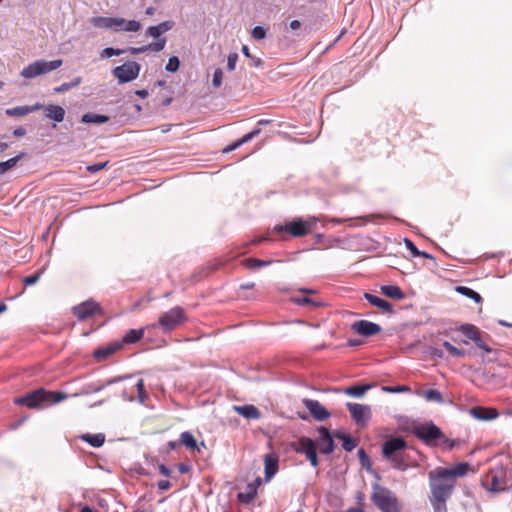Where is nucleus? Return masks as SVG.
<instances>
[{
	"instance_id": "nucleus-4",
	"label": "nucleus",
	"mask_w": 512,
	"mask_h": 512,
	"mask_svg": "<svg viewBox=\"0 0 512 512\" xmlns=\"http://www.w3.org/2000/svg\"><path fill=\"white\" fill-rule=\"evenodd\" d=\"M371 501L381 512H401V504L395 493L378 484L373 486Z\"/></svg>"
},
{
	"instance_id": "nucleus-9",
	"label": "nucleus",
	"mask_w": 512,
	"mask_h": 512,
	"mask_svg": "<svg viewBox=\"0 0 512 512\" xmlns=\"http://www.w3.org/2000/svg\"><path fill=\"white\" fill-rule=\"evenodd\" d=\"M185 321L186 316L184 310L181 307L176 306L161 314L158 324L165 332H167L176 329Z\"/></svg>"
},
{
	"instance_id": "nucleus-29",
	"label": "nucleus",
	"mask_w": 512,
	"mask_h": 512,
	"mask_svg": "<svg viewBox=\"0 0 512 512\" xmlns=\"http://www.w3.org/2000/svg\"><path fill=\"white\" fill-rule=\"evenodd\" d=\"M180 443L185 446L186 448L188 449H197L198 451H200V448L197 444V441L196 439L194 438V436L188 432V431H185V432H182L180 434V439H179Z\"/></svg>"
},
{
	"instance_id": "nucleus-54",
	"label": "nucleus",
	"mask_w": 512,
	"mask_h": 512,
	"mask_svg": "<svg viewBox=\"0 0 512 512\" xmlns=\"http://www.w3.org/2000/svg\"><path fill=\"white\" fill-rule=\"evenodd\" d=\"M106 165H107V162H99V163H96L93 165H89V166H87V171L90 173H96V172L104 169Z\"/></svg>"
},
{
	"instance_id": "nucleus-49",
	"label": "nucleus",
	"mask_w": 512,
	"mask_h": 512,
	"mask_svg": "<svg viewBox=\"0 0 512 512\" xmlns=\"http://www.w3.org/2000/svg\"><path fill=\"white\" fill-rule=\"evenodd\" d=\"M238 54L237 53H230L228 55V59H227V69L229 71H233L235 68H236V64H237V61H238Z\"/></svg>"
},
{
	"instance_id": "nucleus-15",
	"label": "nucleus",
	"mask_w": 512,
	"mask_h": 512,
	"mask_svg": "<svg viewBox=\"0 0 512 512\" xmlns=\"http://www.w3.org/2000/svg\"><path fill=\"white\" fill-rule=\"evenodd\" d=\"M318 448L323 454H330L334 450V442L330 432L325 427H320L319 430Z\"/></svg>"
},
{
	"instance_id": "nucleus-3",
	"label": "nucleus",
	"mask_w": 512,
	"mask_h": 512,
	"mask_svg": "<svg viewBox=\"0 0 512 512\" xmlns=\"http://www.w3.org/2000/svg\"><path fill=\"white\" fill-rule=\"evenodd\" d=\"M407 443L401 437H392L384 442L382 453L384 458L391 462L393 468L405 471L408 467L402 452L406 449Z\"/></svg>"
},
{
	"instance_id": "nucleus-36",
	"label": "nucleus",
	"mask_w": 512,
	"mask_h": 512,
	"mask_svg": "<svg viewBox=\"0 0 512 512\" xmlns=\"http://www.w3.org/2000/svg\"><path fill=\"white\" fill-rule=\"evenodd\" d=\"M118 380L119 379H112V380H109L106 383L101 384V385L90 384L85 387V389L83 390V392L81 394L97 393V392L101 391L105 386L111 385V384L117 382Z\"/></svg>"
},
{
	"instance_id": "nucleus-57",
	"label": "nucleus",
	"mask_w": 512,
	"mask_h": 512,
	"mask_svg": "<svg viewBox=\"0 0 512 512\" xmlns=\"http://www.w3.org/2000/svg\"><path fill=\"white\" fill-rule=\"evenodd\" d=\"M474 343L477 345V347L484 350L485 352H491V348L488 345H486V343L481 339V337L478 338Z\"/></svg>"
},
{
	"instance_id": "nucleus-37",
	"label": "nucleus",
	"mask_w": 512,
	"mask_h": 512,
	"mask_svg": "<svg viewBox=\"0 0 512 512\" xmlns=\"http://www.w3.org/2000/svg\"><path fill=\"white\" fill-rule=\"evenodd\" d=\"M6 115L15 117V116H25L29 114V109L26 106H18L14 108H8L5 110Z\"/></svg>"
},
{
	"instance_id": "nucleus-56",
	"label": "nucleus",
	"mask_w": 512,
	"mask_h": 512,
	"mask_svg": "<svg viewBox=\"0 0 512 512\" xmlns=\"http://www.w3.org/2000/svg\"><path fill=\"white\" fill-rule=\"evenodd\" d=\"M146 35L150 36V37L158 38L161 35V32H160V30H159L157 25L156 26H150L146 30Z\"/></svg>"
},
{
	"instance_id": "nucleus-63",
	"label": "nucleus",
	"mask_w": 512,
	"mask_h": 512,
	"mask_svg": "<svg viewBox=\"0 0 512 512\" xmlns=\"http://www.w3.org/2000/svg\"><path fill=\"white\" fill-rule=\"evenodd\" d=\"M241 146V143L238 141L232 143L231 145H229L228 147H226L223 152L224 153H228V152H231V151H234L236 150L237 148H239Z\"/></svg>"
},
{
	"instance_id": "nucleus-45",
	"label": "nucleus",
	"mask_w": 512,
	"mask_h": 512,
	"mask_svg": "<svg viewBox=\"0 0 512 512\" xmlns=\"http://www.w3.org/2000/svg\"><path fill=\"white\" fill-rule=\"evenodd\" d=\"M179 65H180V61H179L178 57L172 56L169 58L165 69L168 72H176L179 69Z\"/></svg>"
},
{
	"instance_id": "nucleus-14",
	"label": "nucleus",
	"mask_w": 512,
	"mask_h": 512,
	"mask_svg": "<svg viewBox=\"0 0 512 512\" xmlns=\"http://www.w3.org/2000/svg\"><path fill=\"white\" fill-rule=\"evenodd\" d=\"M352 330L363 336H373L381 331V327L367 320L356 321L351 326Z\"/></svg>"
},
{
	"instance_id": "nucleus-17",
	"label": "nucleus",
	"mask_w": 512,
	"mask_h": 512,
	"mask_svg": "<svg viewBox=\"0 0 512 512\" xmlns=\"http://www.w3.org/2000/svg\"><path fill=\"white\" fill-rule=\"evenodd\" d=\"M140 29L141 23L139 21L116 17L114 32H137Z\"/></svg>"
},
{
	"instance_id": "nucleus-23",
	"label": "nucleus",
	"mask_w": 512,
	"mask_h": 512,
	"mask_svg": "<svg viewBox=\"0 0 512 512\" xmlns=\"http://www.w3.org/2000/svg\"><path fill=\"white\" fill-rule=\"evenodd\" d=\"M121 346L122 345L120 343H113L106 347L98 348L97 350L94 351L93 355L98 361H102L109 357L110 355H112L113 353H115L116 351H118L121 348Z\"/></svg>"
},
{
	"instance_id": "nucleus-18",
	"label": "nucleus",
	"mask_w": 512,
	"mask_h": 512,
	"mask_svg": "<svg viewBox=\"0 0 512 512\" xmlns=\"http://www.w3.org/2000/svg\"><path fill=\"white\" fill-rule=\"evenodd\" d=\"M469 413L473 418L482 421L496 419L499 415L498 411L494 408H485L480 406L471 408Z\"/></svg>"
},
{
	"instance_id": "nucleus-53",
	"label": "nucleus",
	"mask_w": 512,
	"mask_h": 512,
	"mask_svg": "<svg viewBox=\"0 0 512 512\" xmlns=\"http://www.w3.org/2000/svg\"><path fill=\"white\" fill-rule=\"evenodd\" d=\"M260 133V129H255L249 133H247L246 135H244L241 139H239V142L241 143V145L251 141L254 137H256L258 134Z\"/></svg>"
},
{
	"instance_id": "nucleus-12",
	"label": "nucleus",
	"mask_w": 512,
	"mask_h": 512,
	"mask_svg": "<svg viewBox=\"0 0 512 512\" xmlns=\"http://www.w3.org/2000/svg\"><path fill=\"white\" fill-rule=\"evenodd\" d=\"M98 311H100V306L93 300L85 301L73 308L74 314L81 321L91 317Z\"/></svg>"
},
{
	"instance_id": "nucleus-21",
	"label": "nucleus",
	"mask_w": 512,
	"mask_h": 512,
	"mask_svg": "<svg viewBox=\"0 0 512 512\" xmlns=\"http://www.w3.org/2000/svg\"><path fill=\"white\" fill-rule=\"evenodd\" d=\"M364 297L371 305L381 309L382 311L388 313L392 312V305L388 301L370 293H365Z\"/></svg>"
},
{
	"instance_id": "nucleus-22",
	"label": "nucleus",
	"mask_w": 512,
	"mask_h": 512,
	"mask_svg": "<svg viewBox=\"0 0 512 512\" xmlns=\"http://www.w3.org/2000/svg\"><path fill=\"white\" fill-rule=\"evenodd\" d=\"M115 20L116 17L96 16L90 22L95 28L108 29L114 32Z\"/></svg>"
},
{
	"instance_id": "nucleus-20",
	"label": "nucleus",
	"mask_w": 512,
	"mask_h": 512,
	"mask_svg": "<svg viewBox=\"0 0 512 512\" xmlns=\"http://www.w3.org/2000/svg\"><path fill=\"white\" fill-rule=\"evenodd\" d=\"M45 117L51 119L57 123L64 120L65 110L59 105L50 104L44 108Z\"/></svg>"
},
{
	"instance_id": "nucleus-27",
	"label": "nucleus",
	"mask_w": 512,
	"mask_h": 512,
	"mask_svg": "<svg viewBox=\"0 0 512 512\" xmlns=\"http://www.w3.org/2000/svg\"><path fill=\"white\" fill-rule=\"evenodd\" d=\"M443 470H446L449 477H452L453 480H456V477H463L466 475V473L469 470V464L467 463H458L453 468H443Z\"/></svg>"
},
{
	"instance_id": "nucleus-64",
	"label": "nucleus",
	"mask_w": 512,
	"mask_h": 512,
	"mask_svg": "<svg viewBox=\"0 0 512 512\" xmlns=\"http://www.w3.org/2000/svg\"><path fill=\"white\" fill-rule=\"evenodd\" d=\"M46 106H44L43 104L37 102L35 103L34 105H31V106H28L27 105V108L29 109V113H32L34 111H37V110H40V109H44Z\"/></svg>"
},
{
	"instance_id": "nucleus-48",
	"label": "nucleus",
	"mask_w": 512,
	"mask_h": 512,
	"mask_svg": "<svg viewBox=\"0 0 512 512\" xmlns=\"http://www.w3.org/2000/svg\"><path fill=\"white\" fill-rule=\"evenodd\" d=\"M42 271L37 272L36 274L27 276L23 278V282L26 286L34 285L36 284L40 277H41Z\"/></svg>"
},
{
	"instance_id": "nucleus-11",
	"label": "nucleus",
	"mask_w": 512,
	"mask_h": 512,
	"mask_svg": "<svg viewBox=\"0 0 512 512\" xmlns=\"http://www.w3.org/2000/svg\"><path fill=\"white\" fill-rule=\"evenodd\" d=\"M346 407L354 422L361 427L366 426L371 419L372 413L369 405L348 402Z\"/></svg>"
},
{
	"instance_id": "nucleus-33",
	"label": "nucleus",
	"mask_w": 512,
	"mask_h": 512,
	"mask_svg": "<svg viewBox=\"0 0 512 512\" xmlns=\"http://www.w3.org/2000/svg\"><path fill=\"white\" fill-rule=\"evenodd\" d=\"M143 334V329H131L123 337V342L128 344L135 343L143 337Z\"/></svg>"
},
{
	"instance_id": "nucleus-59",
	"label": "nucleus",
	"mask_w": 512,
	"mask_h": 512,
	"mask_svg": "<svg viewBox=\"0 0 512 512\" xmlns=\"http://www.w3.org/2000/svg\"><path fill=\"white\" fill-rule=\"evenodd\" d=\"M148 50H149L148 45L147 46H143V47H138V48H135V47L129 48V52L131 54H134V55H137V54H140V53H144V52H146Z\"/></svg>"
},
{
	"instance_id": "nucleus-30",
	"label": "nucleus",
	"mask_w": 512,
	"mask_h": 512,
	"mask_svg": "<svg viewBox=\"0 0 512 512\" xmlns=\"http://www.w3.org/2000/svg\"><path fill=\"white\" fill-rule=\"evenodd\" d=\"M25 157V153H20L15 157L8 159L7 161L0 162V175H3L8 170L14 168L17 163Z\"/></svg>"
},
{
	"instance_id": "nucleus-2",
	"label": "nucleus",
	"mask_w": 512,
	"mask_h": 512,
	"mask_svg": "<svg viewBox=\"0 0 512 512\" xmlns=\"http://www.w3.org/2000/svg\"><path fill=\"white\" fill-rule=\"evenodd\" d=\"M431 497L449 499L455 487L456 480L449 477L446 470L437 467L429 472Z\"/></svg>"
},
{
	"instance_id": "nucleus-42",
	"label": "nucleus",
	"mask_w": 512,
	"mask_h": 512,
	"mask_svg": "<svg viewBox=\"0 0 512 512\" xmlns=\"http://www.w3.org/2000/svg\"><path fill=\"white\" fill-rule=\"evenodd\" d=\"M292 301L298 305H312V306H318L319 303L315 302L313 299L309 298L308 296H294L292 298Z\"/></svg>"
},
{
	"instance_id": "nucleus-19",
	"label": "nucleus",
	"mask_w": 512,
	"mask_h": 512,
	"mask_svg": "<svg viewBox=\"0 0 512 512\" xmlns=\"http://www.w3.org/2000/svg\"><path fill=\"white\" fill-rule=\"evenodd\" d=\"M233 410L246 419H254L255 420V419H259L261 417V412L259 411V409L256 406L251 405V404L242 405V406L234 405Z\"/></svg>"
},
{
	"instance_id": "nucleus-7",
	"label": "nucleus",
	"mask_w": 512,
	"mask_h": 512,
	"mask_svg": "<svg viewBox=\"0 0 512 512\" xmlns=\"http://www.w3.org/2000/svg\"><path fill=\"white\" fill-rule=\"evenodd\" d=\"M413 434L429 446L449 443L443 432L433 423L420 424L413 428Z\"/></svg>"
},
{
	"instance_id": "nucleus-51",
	"label": "nucleus",
	"mask_w": 512,
	"mask_h": 512,
	"mask_svg": "<svg viewBox=\"0 0 512 512\" xmlns=\"http://www.w3.org/2000/svg\"><path fill=\"white\" fill-rule=\"evenodd\" d=\"M406 248L412 253L414 257L420 256V251L410 239H404Z\"/></svg>"
},
{
	"instance_id": "nucleus-32",
	"label": "nucleus",
	"mask_w": 512,
	"mask_h": 512,
	"mask_svg": "<svg viewBox=\"0 0 512 512\" xmlns=\"http://www.w3.org/2000/svg\"><path fill=\"white\" fill-rule=\"evenodd\" d=\"M305 455H306V458L310 461L311 465L313 467H317L318 459H317L316 448L314 446L313 441H311L309 439L306 441Z\"/></svg>"
},
{
	"instance_id": "nucleus-34",
	"label": "nucleus",
	"mask_w": 512,
	"mask_h": 512,
	"mask_svg": "<svg viewBox=\"0 0 512 512\" xmlns=\"http://www.w3.org/2000/svg\"><path fill=\"white\" fill-rule=\"evenodd\" d=\"M336 437L342 440V446L344 450L351 452L356 447V442L350 435L337 433Z\"/></svg>"
},
{
	"instance_id": "nucleus-55",
	"label": "nucleus",
	"mask_w": 512,
	"mask_h": 512,
	"mask_svg": "<svg viewBox=\"0 0 512 512\" xmlns=\"http://www.w3.org/2000/svg\"><path fill=\"white\" fill-rule=\"evenodd\" d=\"M157 26H158L161 34H163L167 31L171 30L174 27V22L173 21H164Z\"/></svg>"
},
{
	"instance_id": "nucleus-47",
	"label": "nucleus",
	"mask_w": 512,
	"mask_h": 512,
	"mask_svg": "<svg viewBox=\"0 0 512 512\" xmlns=\"http://www.w3.org/2000/svg\"><path fill=\"white\" fill-rule=\"evenodd\" d=\"M251 35L255 40H262L266 37V30L262 26H256L253 28Z\"/></svg>"
},
{
	"instance_id": "nucleus-1",
	"label": "nucleus",
	"mask_w": 512,
	"mask_h": 512,
	"mask_svg": "<svg viewBox=\"0 0 512 512\" xmlns=\"http://www.w3.org/2000/svg\"><path fill=\"white\" fill-rule=\"evenodd\" d=\"M67 398L63 392L46 391L43 388L36 389L24 396L15 398L16 405H25L31 409L41 408L44 405L59 403Z\"/></svg>"
},
{
	"instance_id": "nucleus-35",
	"label": "nucleus",
	"mask_w": 512,
	"mask_h": 512,
	"mask_svg": "<svg viewBox=\"0 0 512 512\" xmlns=\"http://www.w3.org/2000/svg\"><path fill=\"white\" fill-rule=\"evenodd\" d=\"M456 291L464 296H467L468 298L473 299L476 303H480L482 301V297L480 296V294L471 288L465 286H458L456 288Z\"/></svg>"
},
{
	"instance_id": "nucleus-46",
	"label": "nucleus",
	"mask_w": 512,
	"mask_h": 512,
	"mask_svg": "<svg viewBox=\"0 0 512 512\" xmlns=\"http://www.w3.org/2000/svg\"><path fill=\"white\" fill-rule=\"evenodd\" d=\"M223 80V71L220 68H217L213 73L212 84L215 88L221 86Z\"/></svg>"
},
{
	"instance_id": "nucleus-24",
	"label": "nucleus",
	"mask_w": 512,
	"mask_h": 512,
	"mask_svg": "<svg viewBox=\"0 0 512 512\" xmlns=\"http://www.w3.org/2000/svg\"><path fill=\"white\" fill-rule=\"evenodd\" d=\"M381 292L392 299L402 300L405 298L404 292L396 285H383L381 286Z\"/></svg>"
},
{
	"instance_id": "nucleus-28",
	"label": "nucleus",
	"mask_w": 512,
	"mask_h": 512,
	"mask_svg": "<svg viewBox=\"0 0 512 512\" xmlns=\"http://www.w3.org/2000/svg\"><path fill=\"white\" fill-rule=\"evenodd\" d=\"M109 121V117L94 113H86L82 116L81 122L85 124H103Z\"/></svg>"
},
{
	"instance_id": "nucleus-10",
	"label": "nucleus",
	"mask_w": 512,
	"mask_h": 512,
	"mask_svg": "<svg viewBox=\"0 0 512 512\" xmlns=\"http://www.w3.org/2000/svg\"><path fill=\"white\" fill-rule=\"evenodd\" d=\"M141 66L135 61L125 62L112 70L113 76L120 84L135 80L140 73Z\"/></svg>"
},
{
	"instance_id": "nucleus-39",
	"label": "nucleus",
	"mask_w": 512,
	"mask_h": 512,
	"mask_svg": "<svg viewBox=\"0 0 512 512\" xmlns=\"http://www.w3.org/2000/svg\"><path fill=\"white\" fill-rule=\"evenodd\" d=\"M443 347L454 357H464L465 351L453 346L450 342L444 341Z\"/></svg>"
},
{
	"instance_id": "nucleus-58",
	"label": "nucleus",
	"mask_w": 512,
	"mask_h": 512,
	"mask_svg": "<svg viewBox=\"0 0 512 512\" xmlns=\"http://www.w3.org/2000/svg\"><path fill=\"white\" fill-rule=\"evenodd\" d=\"M53 90H54V93H63L68 90H71V88H70L69 82H66V83L61 84L60 86L55 87Z\"/></svg>"
},
{
	"instance_id": "nucleus-8",
	"label": "nucleus",
	"mask_w": 512,
	"mask_h": 512,
	"mask_svg": "<svg viewBox=\"0 0 512 512\" xmlns=\"http://www.w3.org/2000/svg\"><path fill=\"white\" fill-rule=\"evenodd\" d=\"M63 64V61L61 59H56L52 61H46V60H37L28 66H26L21 71V76L26 79H33L35 77H38L43 74H47L49 72H52L59 67H61Z\"/></svg>"
},
{
	"instance_id": "nucleus-40",
	"label": "nucleus",
	"mask_w": 512,
	"mask_h": 512,
	"mask_svg": "<svg viewBox=\"0 0 512 512\" xmlns=\"http://www.w3.org/2000/svg\"><path fill=\"white\" fill-rule=\"evenodd\" d=\"M271 263H272V261H265V260H260V259H256V258H249L246 260L247 267L252 268V269L268 266Z\"/></svg>"
},
{
	"instance_id": "nucleus-5",
	"label": "nucleus",
	"mask_w": 512,
	"mask_h": 512,
	"mask_svg": "<svg viewBox=\"0 0 512 512\" xmlns=\"http://www.w3.org/2000/svg\"><path fill=\"white\" fill-rule=\"evenodd\" d=\"M511 483L512 473L503 466L490 469L482 480L483 486L492 492L504 491Z\"/></svg>"
},
{
	"instance_id": "nucleus-16",
	"label": "nucleus",
	"mask_w": 512,
	"mask_h": 512,
	"mask_svg": "<svg viewBox=\"0 0 512 512\" xmlns=\"http://www.w3.org/2000/svg\"><path fill=\"white\" fill-rule=\"evenodd\" d=\"M278 462L279 458L275 453H269L264 456L265 480L267 482L278 472Z\"/></svg>"
},
{
	"instance_id": "nucleus-60",
	"label": "nucleus",
	"mask_w": 512,
	"mask_h": 512,
	"mask_svg": "<svg viewBox=\"0 0 512 512\" xmlns=\"http://www.w3.org/2000/svg\"><path fill=\"white\" fill-rule=\"evenodd\" d=\"M171 483L168 480H161L158 482V489L161 491L169 490Z\"/></svg>"
},
{
	"instance_id": "nucleus-61",
	"label": "nucleus",
	"mask_w": 512,
	"mask_h": 512,
	"mask_svg": "<svg viewBox=\"0 0 512 512\" xmlns=\"http://www.w3.org/2000/svg\"><path fill=\"white\" fill-rule=\"evenodd\" d=\"M385 391H388V392H402V391H407L409 390L408 387L406 386H398V387H384L383 388Z\"/></svg>"
},
{
	"instance_id": "nucleus-13",
	"label": "nucleus",
	"mask_w": 512,
	"mask_h": 512,
	"mask_svg": "<svg viewBox=\"0 0 512 512\" xmlns=\"http://www.w3.org/2000/svg\"><path fill=\"white\" fill-rule=\"evenodd\" d=\"M303 404L317 421H323L330 416L327 409L317 400L303 399Z\"/></svg>"
},
{
	"instance_id": "nucleus-38",
	"label": "nucleus",
	"mask_w": 512,
	"mask_h": 512,
	"mask_svg": "<svg viewBox=\"0 0 512 512\" xmlns=\"http://www.w3.org/2000/svg\"><path fill=\"white\" fill-rule=\"evenodd\" d=\"M448 499L445 498H434L431 497V503L435 512H447L446 502Z\"/></svg>"
},
{
	"instance_id": "nucleus-31",
	"label": "nucleus",
	"mask_w": 512,
	"mask_h": 512,
	"mask_svg": "<svg viewBox=\"0 0 512 512\" xmlns=\"http://www.w3.org/2000/svg\"><path fill=\"white\" fill-rule=\"evenodd\" d=\"M371 388L370 385H356V386H350L347 387L344 392L346 395L351 397L360 398L362 397L369 389Z\"/></svg>"
},
{
	"instance_id": "nucleus-62",
	"label": "nucleus",
	"mask_w": 512,
	"mask_h": 512,
	"mask_svg": "<svg viewBox=\"0 0 512 512\" xmlns=\"http://www.w3.org/2000/svg\"><path fill=\"white\" fill-rule=\"evenodd\" d=\"M358 457L363 465H365V462H369V458L367 454L365 453L364 449L358 450Z\"/></svg>"
},
{
	"instance_id": "nucleus-26",
	"label": "nucleus",
	"mask_w": 512,
	"mask_h": 512,
	"mask_svg": "<svg viewBox=\"0 0 512 512\" xmlns=\"http://www.w3.org/2000/svg\"><path fill=\"white\" fill-rule=\"evenodd\" d=\"M80 438L89 443L93 447H101L105 442V435L102 433L98 434H83L80 436Z\"/></svg>"
},
{
	"instance_id": "nucleus-41",
	"label": "nucleus",
	"mask_w": 512,
	"mask_h": 512,
	"mask_svg": "<svg viewBox=\"0 0 512 512\" xmlns=\"http://www.w3.org/2000/svg\"><path fill=\"white\" fill-rule=\"evenodd\" d=\"M136 388L138 392V400L140 403H144L148 398V393L144 389V381L143 379H139L136 383Z\"/></svg>"
},
{
	"instance_id": "nucleus-52",
	"label": "nucleus",
	"mask_w": 512,
	"mask_h": 512,
	"mask_svg": "<svg viewBox=\"0 0 512 512\" xmlns=\"http://www.w3.org/2000/svg\"><path fill=\"white\" fill-rule=\"evenodd\" d=\"M254 497H255V494L252 492H248V493L241 492L238 494V500L244 504L250 503L254 499Z\"/></svg>"
},
{
	"instance_id": "nucleus-43",
	"label": "nucleus",
	"mask_w": 512,
	"mask_h": 512,
	"mask_svg": "<svg viewBox=\"0 0 512 512\" xmlns=\"http://www.w3.org/2000/svg\"><path fill=\"white\" fill-rule=\"evenodd\" d=\"M424 396L428 401H435V402L443 401L441 393L434 389L425 391Z\"/></svg>"
},
{
	"instance_id": "nucleus-44",
	"label": "nucleus",
	"mask_w": 512,
	"mask_h": 512,
	"mask_svg": "<svg viewBox=\"0 0 512 512\" xmlns=\"http://www.w3.org/2000/svg\"><path fill=\"white\" fill-rule=\"evenodd\" d=\"M124 53V50L122 49H116L112 47H108L102 50L101 52V58H110L113 56H119Z\"/></svg>"
},
{
	"instance_id": "nucleus-6",
	"label": "nucleus",
	"mask_w": 512,
	"mask_h": 512,
	"mask_svg": "<svg viewBox=\"0 0 512 512\" xmlns=\"http://www.w3.org/2000/svg\"><path fill=\"white\" fill-rule=\"evenodd\" d=\"M318 221L319 218L315 216H310L307 219L295 218L284 225H276L274 231L277 233L287 232L293 237H303L312 232Z\"/></svg>"
},
{
	"instance_id": "nucleus-50",
	"label": "nucleus",
	"mask_w": 512,
	"mask_h": 512,
	"mask_svg": "<svg viewBox=\"0 0 512 512\" xmlns=\"http://www.w3.org/2000/svg\"><path fill=\"white\" fill-rule=\"evenodd\" d=\"M165 44H166V39L162 38V39H159L158 41H156L154 43L149 44L148 47H149V50H153V51L159 52V51H162L164 49Z\"/></svg>"
},
{
	"instance_id": "nucleus-25",
	"label": "nucleus",
	"mask_w": 512,
	"mask_h": 512,
	"mask_svg": "<svg viewBox=\"0 0 512 512\" xmlns=\"http://www.w3.org/2000/svg\"><path fill=\"white\" fill-rule=\"evenodd\" d=\"M457 330L463 333L468 339L475 342L478 338H480L479 329L472 324H463Z\"/></svg>"
}]
</instances>
